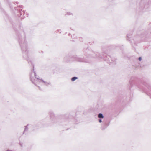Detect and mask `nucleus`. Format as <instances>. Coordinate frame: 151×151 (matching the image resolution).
<instances>
[{
    "label": "nucleus",
    "instance_id": "obj_1",
    "mask_svg": "<svg viewBox=\"0 0 151 151\" xmlns=\"http://www.w3.org/2000/svg\"><path fill=\"white\" fill-rule=\"evenodd\" d=\"M34 74L35 78H36L35 82V81H33L32 78L31 77V80L35 84H36L37 85H42L43 84L47 85H48L50 84V83H48L42 79L38 78V77L36 76V73L35 72L34 73Z\"/></svg>",
    "mask_w": 151,
    "mask_h": 151
},
{
    "label": "nucleus",
    "instance_id": "obj_2",
    "mask_svg": "<svg viewBox=\"0 0 151 151\" xmlns=\"http://www.w3.org/2000/svg\"><path fill=\"white\" fill-rule=\"evenodd\" d=\"M98 116L99 118H103L104 117L103 114L101 113H99L98 114Z\"/></svg>",
    "mask_w": 151,
    "mask_h": 151
},
{
    "label": "nucleus",
    "instance_id": "obj_3",
    "mask_svg": "<svg viewBox=\"0 0 151 151\" xmlns=\"http://www.w3.org/2000/svg\"><path fill=\"white\" fill-rule=\"evenodd\" d=\"M78 79V77H74L71 78V81H74L75 80Z\"/></svg>",
    "mask_w": 151,
    "mask_h": 151
},
{
    "label": "nucleus",
    "instance_id": "obj_4",
    "mask_svg": "<svg viewBox=\"0 0 151 151\" xmlns=\"http://www.w3.org/2000/svg\"><path fill=\"white\" fill-rule=\"evenodd\" d=\"M138 59L139 61H141L142 60V58L141 57H139V58Z\"/></svg>",
    "mask_w": 151,
    "mask_h": 151
},
{
    "label": "nucleus",
    "instance_id": "obj_5",
    "mask_svg": "<svg viewBox=\"0 0 151 151\" xmlns=\"http://www.w3.org/2000/svg\"><path fill=\"white\" fill-rule=\"evenodd\" d=\"M99 123H101L102 122V120L101 119H99Z\"/></svg>",
    "mask_w": 151,
    "mask_h": 151
},
{
    "label": "nucleus",
    "instance_id": "obj_6",
    "mask_svg": "<svg viewBox=\"0 0 151 151\" xmlns=\"http://www.w3.org/2000/svg\"><path fill=\"white\" fill-rule=\"evenodd\" d=\"M28 125H27V126H26V128H25V130H26V129H27V128H28Z\"/></svg>",
    "mask_w": 151,
    "mask_h": 151
}]
</instances>
